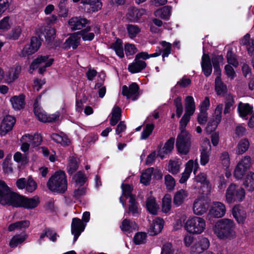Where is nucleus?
I'll list each match as a JSON object with an SVG mask.
<instances>
[{
    "label": "nucleus",
    "instance_id": "obj_1",
    "mask_svg": "<svg viewBox=\"0 0 254 254\" xmlns=\"http://www.w3.org/2000/svg\"><path fill=\"white\" fill-rule=\"evenodd\" d=\"M235 223L230 219L218 220L213 227L214 234L220 239H231L236 236Z\"/></svg>",
    "mask_w": 254,
    "mask_h": 254
},
{
    "label": "nucleus",
    "instance_id": "obj_2",
    "mask_svg": "<svg viewBox=\"0 0 254 254\" xmlns=\"http://www.w3.org/2000/svg\"><path fill=\"white\" fill-rule=\"evenodd\" d=\"M24 197L11 191L4 182L0 181V204L21 207Z\"/></svg>",
    "mask_w": 254,
    "mask_h": 254
},
{
    "label": "nucleus",
    "instance_id": "obj_3",
    "mask_svg": "<svg viewBox=\"0 0 254 254\" xmlns=\"http://www.w3.org/2000/svg\"><path fill=\"white\" fill-rule=\"evenodd\" d=\"M47 186L53 192L64 193L67 188V181L65 173L62 171L55 172L49 178Z\"/></svg>",
    "mask_w": 254,
    "mask_h": 254
},
{
    "label": "nucleus",
    "instance_id": "obj_4",
    "mask_svg": "<svg viewBox=\"0 0 254 254\" xmlns=\"http://www.w3.org/2000/svg\"><path fill=\"white\" fill-rule=\"evenodd\" d=\"M206 228L205 220L198 216L190 217L184 224L185 230L190 234L200 235Z\"/></svg>",
    "mask_w": 254,
    "mask_h": 254
},
{
    "label": "nucleus",
    "instance_id": "obj_5",
    "mask_svg": "<svg viewBox=\"0 0 254 254\" xmlns=\"http://www.w3.org/2000/svg\"><path fill=\"white\" fill-rule=\"evenodd\" d=\"M225 197L229 203L240 202L245 197V191L242 187L231 184L226 190Z\"/></svg>",
    "mask_w": 254,
    "mask_h": 254
},
{
    "label": "nucleus",
    "instance_id": "obj_6",
    "mask_svg": "<svg viewBox=\"0 0 254 254\" xmlns=\"http://www.w3.org/2000/svg\"><path fill=\"white\" fill-rule=\"evenodd\" d=\"M253 163L251 156L246 155L241 158L238 163L234 172V176L237 179H242L246 172L250 169Z\"/></svg>",
    "mask_w": 254,
    "mask_h": 254
},
{
    "label": "nucleus",
    "instance_id": "obj_7",
    "mask_svg": "<svg viewBox=\"0 0 254 254\" xmlns=\"http://www.w3.org/2000/svg\"><path fill=\"white\" fill-rule=\"evenodd\" d=\"M54 61L52 58H49L48 56H40L36 59L31 64L29 72L32 73L33 70L39 68V72L43 73L46 68L50 66Z\"/></svg>",
    "mask_w": 254,
    "mask_h": 254
},
{
    "label": "nucleus",
    "instance_id": "obj_8",
    "mask_svg": "<svg viewBox=\"0 0 254 254\" xmlns=\"http://www.w3.org/2000/svg\"><path fill=\"white\" fill-rule=\"evenodd\" d=\"M34 112L37 119L42 122H53L58 120L60 113L59 112L54 114L48 115L38 105L37 100L34 104Z\"/></svg>",
    "mask_w": 254,
    "mask_h": 254
},
{
    "label": "nucleus",
    "instance_id": "obj_9",
    "mask_svg": "<svg viewBox=\"0 0 254 254\" xmlns=\"http://www.w3.org/2000/svg\"><path fill=\"white\" fill-rule=\"evenodd\" d=\"M210 246L209 240L208 238L200 237L196 238L193 245L190 250V254H200L207 250Z\"/></svg>",
    "mask_w": 254,
    "mask_h": 254
},
{
    "label": "nucleus",
    "instance_id": "obj_10",
    "mask_svg": "<svg viewBox=\"0 0 254 254\" xmlns=\"http://www.w3.org/2000/svg\"><path fill=\"white\" fill-rule=\"evenodd\" d=\"M225 205L220 202H214L209 211L207 217L209 219L212 218H221L224 216L226 213Z\"/></svg>",
    "mask_w": 254,
    "mask_h": 254
},
{
    "label": "nucleus",
    "instance_id": "obj_11",
    "mask_svg": "<svg viewBox=\"0 0 254 254\" xmlns=\"http://www.w3.org/2000/svg\"><path fill=\"white\" fill-rule=\"evenodd\" d=\"M223 107V105L222 104H219L216 107L213 116V120L212 122H209L207 124L206 127L207 132L211 133L214 131L218 125L220 123Z\"/></svg>",
    "mask_w": 254,
    "mask_h": 254
},
{
    "label": "nucleus",
    "instance_id": "obj_12",
    "mask_svg": "<svg viewBox=\"0 0 254 254\" xmlns=\"http://www.w3.org/2000/svg\"><path fill=\"white\" fill-rule=\"evenodd\" d=\"M139 86L135 82L132 83L128 87L124 85L122 87V94L127 99L135 100L138 96Z\"/></svg>",
    "mask_w": 254,
    "mask_h": 254
},
{
    "label": "nucleus",
    "instance_id": "obj_13",
    "mask_svg": "<svg viewBox=\"0 0 254 254\" xmlns=\"http://www.w3.org/2000/svg\"><path fill=\"white\" fill-rule=\"evenodd\" d=\"M86 224L78 218H74L71 224V231L74 235L73 243L75 242L81 233L84 230Z\"/></svg>",
    "mask_w": 254,
    "mask_h": 254
},
{
    "label": "nucleus",
    "instance_id": "obj_14",
    "mask_svg": "<svg viewBox=\"0 0 254 254\" xmlns=\"http://www.w3.org/2000/svg\"><path fill=\"white\" fill-rule=\"evenodd\" d=\"M211 150V145L209 139L205 138L202 143L200 150V164L201 165L204 166L208 162Z\"/></svg>",
    "mask_w": 254,
    "mask_h": 254
},
{
    "label": "nucleus",
    "instance_id": "obj_15",
    "mask_svg": "<svg viewBox=\"0 0 254 254\" xmlns=\"http://www.w3.org/2000/svg\"><path fill=\"white\" fill-rule=\"evenodd\" d=\"M15 123V118L10 115L6 116L3 120L0 127V135L4 136L12 130Z\"/></svg>",
    "mask_w": 254,
    "mask_h": 254
},
{
    "label": "nucleus",
    "instance_id": "obj_16",
    "mask_svg": "<svg viewBox=\"0 0 254 254\" xmlns=\"http://www.w3.org/2000/svg\"><path fill=\"white\" fill-rule=\"evenodd\" d=\"M208 205L203 197H198L194 201L193 211L194 214L200 215L204 214L207 210Z\"/></svg>",
    "mask_w": 254,
    "mask_h": 254
},
{
    "label": "nucleus",
    "instance_id": "obj_17",
    "mask_svg": "<svg viewBox=\"0 0 254 254\" xmlns=\"http://www.w3.org/2000/svg\"><path fill=\"white\" fill-rule=\"evenodd\" d=\"M68 23L72 30H76L81 29L85 26L86 24L89 23V21L85 18L81 16H75L69 19Z\"/></svg>",
    "mask_w": 254,
    "mask_h": 254
},
{
    "label": "nucleus",
    "instance_id": "obj_18",
    "mask_svg": "<svg viewBox=\"0 0 254 254\" xmlns=\"http://www.w3.org/2000/svg\"><path fill=\"white\" fill-rule=\"evenodd\" d=\"M80 36L78 33H74L65 40L63 44V48L64 49H69L72 48L73 49H76L80 44Z\"/></svg>",
    "mask_w": 254,
    "mask_h": 254
},
{
    "label": "nucleus",
    "instance_id": "obj_19",
    "mask_svg": "<svg viewBox=\"0 0 254 254\" xmlns=\"http://www.w3.org/2000/svg\"><path fill=\"white\" fill-rule=\"evenodd\" d=\"M164 224V222L162 219L159 217L155 218L149 228L148 233L151 236L158 234L162 231Z\"/></svg>",
    "mask_w": 254,
    "mask_h": 254
},
{
    "label": "nucleus",
    "instance_id": "obj_20",
    "mask_svg": "<svg viewBox=\"0 0 254 254\" xmlns=\"http://www.w3.org/2000/svg\"><path fill=\"white\" fill-rule=\"evenodd\" d=\"M21 67L18 65H15L11 67L6 73L4 79L8 83L13 82L17 79L21 72Z\"/></svg>",
    "mask_w": 254,
    "mask_h": 254
},
{
    "label": "nucleus",
    "instance_id": "obj_21",
    "mask_svg": "<svg viewBox=\"0 0 254 254\" xmlns=\"http://www.w3.org/2000/svg\"><path fill=\"white\" fill-rule=\"evenodd\" d=\"M232 214L239 224L244 223L247 218V214L242 206L239 205L235 206L232 210Z\"/></svg>",
    "mask_w": 254,
    "mask_h": 254
},
{
    "label": "nucleus",
    "instance_id": "obj_22",
    "mask_svg": "<svg viewBox=\"0 0 254 254\" xmlns=\"http://www.w3.org/2000/svg\"><path fill=\"white\" fill-rule=\"evenodd\" d=\"M175 138H170L164 144L163 147H159L158 149V156L163 159L164 156L172 151L174 148Z\"/></svg>",
    "mask_w": 254,
    "mask_h": 254
},
{
    "label": "nucleus",
    "instance_id": "obj_23",
    "mask_svg": "<svg viewBox=\"0 0 254 254\" xmlns=\"http://www.w3.org/2000/svg\"><path fill=\"white\" fill-rule=\"evenodd\" d=\"M146 63L142 60H139L135 58L134 61L128 66V70L132 73H135L142 71L146 67Z\"/></svg>",
    "mask_w": 254,
    "mask_h": 254
},
{
    "label": "nucleus",
    "instance_id": "obj_24",
    "mask_svg": "<svg viewBox=\"0 0 254 254\" xmlns=\"http://www.w3.org/2000/svg\"><path fill=\"white\" fill-rule=\"evenodd\" d=\"M145 10L143 9H138L136 8H130L126 16L127 18L130 21H137L144 14Z\"/></svg>",
    "mask_w": 254,
    "mask_h": 254
},
{
    "label": "nucleus",
    "instance_id": "obj_25",
    "mask_svg": "<svg viewBox=\"0 0 254 254\" xmlns=\"http://www.w3.org/2000/svg\"><path fill=\"white\" fill-rule=\"evenodd\" d=\"M81 2L89 12L97 11L101 9L102 3L101 0H82Z\"/></svg>",
    "mask_w": 254,
    "mask_h": 254
},
{
    "label": "nucleus",
    "instance_id": "obj_26",
    "mask_svg": "<svg viewBox=\"0 0 254 254\" xmlns=\"http://www.w3.org/2000/svg\"><path fill=\"white\" fill-rule=\"evenodd\" d=\"M237 110L239 116L244 118L252 114L253 111V107L248 103L241 102L238 105Z\"/></svg>",
    "mask_w": 254,
    "mask_h": 254
},
{
    "label": "nucleus",
    "instance_id": "obj_27",
    "mask_svg": "<svg viewBox=\"0 0 254 254\" xmlns=\"http://www.w3.org/2000/svg\"><path fill=\"white\" fill-rule=\"evenodd\" d=\"M195 110V105L193 98L191 96L186 97L185 100L184 114L191 116Z\"/></svg>",
    "mask_w": 254,
    "mask_h": 254
},
{
    "label": "nucleus",
    "instance_id": "obj_28",
    "mask_svg": "<svg viewBox=\"0 0 254 254\" xmlns=\"http://www.w3.org/2000/svg\"><path fill=\"white\" fill-rule=\"evenodd\" d=\"M195 182L200 183L203 188H206V190H203V192L205 194H207L210 193L211 186L208 181L206 180V175L203 173L198 174L194 178Z\"/></svg>",
    "mask_w": 254,
    "mask_h": 254
},
{
    "label": "nucleus",
    "instance_id": "obj_29",
    "mask_svg": "<svg viewBox=\"0 0 254 254\" xmlns=\"http://www.w3.org/2000/svg\"><path fill=\"white\" fill-rule=\"evenodd\" d=\"M201 67L204 74L206 76H209L212 72V65L209 56L207 54H203L202 57Z\"/></svg>",
    "mask_w": 254,
    "mask_h": 254
},
{
    "label": "nucleus",
    "instance_id": "obj_30",
    "mask_svg": "<svg viewBox=\"0 0 254 254\" xmlns=\"http://www.w3.org/2000/svg\"><path fill=\"white\" fill-rule=\"evenodd\" d=\"M146 207L149 212L153 215H156L159 209V205L156 202L155 198L152 196L147 198Z\"/></svg>",
    "mask_w": 254,
    "mask_h": 254
},
{
    "label": "nucleus",
    "instance_id": "obj_31",
    "mask_svg": "<svg viewBox=\"0 0 254 254\" xmlns=\"http://www.w3.org/2000/svg\"><path fill=\"white\" fill-rule=\"evenodd\" d=\"M24 101L25 98L23 95L13 96L10 100L13 108L16 110H20L24 107Z\"/></svg>",
    "mask_w": 254,
    "mask_h": 254
},
{
    "label": "nucleus",
    "instance_id": "obj_32",
    "mask_svg": "<svg viewBox=\"0 0 254 254\" xmlns=\"http://www.w3.org/2000/svg\"><path fill=\"white\" fill-rule=\"evenodd\" d=\"M87 180L85 174L81 171H78L73 176L72 181L75 187H81L84 186Z\"/></svg>",
    "mask_w": 254,
    "mask_h": 254
},
{
    "label": "nucleus",
    "instance_id": "obj_33",
    "mask_svg": "<svg viewBox=\"0 0 254 254\" xmlns=\"http://www.w3.org/2000/svg\"><path fill=\"white\" fill-rule=\"evenodd\" d=\"M188 196V192L187 191L183 189L178 190L174 196V204L177 206L181 205Z\"/></svg>",
    "mask_w": 254,
    "mask_h": 254
},
{
    "label": "nucleus",
    "instance_id": "obj_34",
    "mask_svg": "<svg viewBox=\"0 0 254 254\" xmlns=\"http://www.w3.org/2000/svg\"><path fill=\"white\" fill-rule=\"evenodd\" d=\"M121 230L124 232L130 233L133 230H136L137 225L135 222L130 221L127 219H125L120 226Z\"/></svg>",
    "mask_w": 254,
    "mask_h": 254
},
{
    "label": "nucleus",
    "instance_id": "obj_35",
    "mask_svg": "<svg viewBox=\"0 0 254 254\" xmlns=\"http://www.w3.org/2000/svg\"><path fill=\"white\" fill-rule=\"evenodd\" d=\"M240 44L242 46H246L249 53L252 54L254 52V39L250 38V35L247 34L240 41Z\"/></svg>",
    "mask_w": 254,
    "mask_h": 254
},
{
    "label": "nucleus",
    "instance_id": "obj_36",
    "mask_svg": "<svg viewBox=\"0 0 254 254\" xmlns=\"http://www.w3.org/2000/svg\"><path fill=\"white\" fill-rule=\"evenodd\" d=\"M172 7L169 5L165 6L155 12V15L164 20H168L171 15Z\"/></svg>",
    "mask_w": 254,
    "mask_h": 254
},
{
    "label": "nucleus",
    "instance_id": "obj_37",
    "mask_svg": "<svg viewBox=\"0 0 254 254\" xmlns=\"http://www.w3.org/2000/svg\"><path fill=\"white\" fill-rule=\"evenodd\" d=\"M51 138L56 142L60 143L63 146H68L70 143L67 136L64 134L53 133L51 135Z\"/></svg>",
    "mask_w": 254,
    "mask_h": 254
},
{
    "label": "nucleus",
    "instance_id": "obj_38",
    "mask_svg": "<svg viewBox=\"0 0 254 254\" xmlns=\"http://www.w3.org/2000/svg\"><path fill=\"white\" fill-rule=\"evenodd\" d=\"M225 108L224 114L229 113L232 110L234 109L235 100L233 95L231 94H227L225 98Z\"/></svg>",
    "mask_w": 254,
    "mask_h": 254
},
{
    "label": "nucleus",
    "instance_id": "obj_39",
    "mask_svg": "<svg viewBox=\"0 0 254 254\" xmlns=\"http://www.w3.org/2000/svg\"><path fill=\"white\" fill-rule=\"evenodd\" d=\"M30 225V222L28 220L20 221L13 223L9 225V231H13L15 230H22L28 228Z\"/></svg>",
    "mask_w": 254,
    "mask_h": 254
},
{
    "label": "nucleus",
    "instance_id": "obj_40",
    "mask_svg": "<svg viewBox=\"0 0 254 254\" xmlns=\"http://www.w3.org/2000/svg\"><path fill=\"white\" fill-rule=\"evenodd\" d=\"M250 146V143L248 139H241L238 143L236 147V153L241 155L246 152Z\"/></svg>",
    "mask_w": 254,
    "mask_h": 254
},
{
    "label": "nucleus",
    "instance_id": "obj_41",
    "mask_svg": "<svg viewBox=\"0 0 254 254\" xmlns=\"http://www.w3.org/2000/svg\"><path fill=\"white\" fill-rule=\"evenodd\" d=\"M181 163L179 159L170 160L168 165V171L173 175L180 172Z\"/></svg>",
    "mask_w": 254,
    "mask_h": 254
},
{
    "label": "nucleus",
    "instance_id": "obj_42",
    "mask_svg": "<svg viewBox=\"0 0 254 254\" xmlns=\"http://www.w3.org/2000/svg\"><path fill=\"white\" fill-rule=\"evenodd\" d=\"M121 109L118 106H114L112 112V116L110 119V124L114 126L121 120Z\"/></svg>",
    "mask_w": 254,
    "mask_h": 254
},
{
    "label": "nucleus",
    "instance_id": "obj_43",
    "mask_svg": "<svg viewBox=\"0 0 254 254\" xmlns=\"http://www.w3.org/2000/svg\"><path fill=\"white\" fill-rule=\"evenodd\" d=\"M219 161L225 169L229 168L231 162L229 152L226 151L222 152L219 156Z\"/></svg>",
    "mask_w": 254,
    "mask_h": 254
},
{
    "label": "nucleus",
    "instance_id": "obj_44",
    "mask_svg": "<svg viewBox=\"0 0 254 254\" xmlns=\"http://www.w3.org/2000/svg\"><path fill=\"white\" fill-rule=\"evenodd\" d=\"M111 48L113 49L117 55L122 58L124 57L123 42L120 39H117L116 41L112 43Z\"/></svg>",
    "mask_w": 254,
    "mask_h": 254
},
{
    "label": "nucleus",
    "instance_id": "obj_45",
    "mask_svg": "<svg viewBox=\"0 0 254 254\" xmlns=\"http://www.w3.org/2000/svg\"><path fill=\"white\" fill-rule=\"evenodd\" d=\"M38 203L39 200L38 198H28L24 197L21 207L27 209H32L36 207Z\"/></svg>",
    "mask_w": 254,
    "mask_h": 254
},
{
    "label": "nucleus",
    "instance_id": "obj_46",
    "mask_svg": "<svg viewBox=\"0 0 254 254\" xmlns=\"http://www.w3.org/2000/svg\"><path fill=\"white\" fill-rule=\"evenodd\" d=\"M244 185L250 191L254 190V173L248 174L244 182Z\"/></svg>",
    "mask_w": 254,
    "mask_h": 254
},
{
    "label": "nucleus",
    "instance_id": "obj_47",
    "mask_svg": "<svg viewBox=\"0 0 254 254\" xmlns=\"http://www.w3.org/2000/svg\"><path fill=\"white\" fill-rule=\"evenodd\" d=\"M153 170V168H149L142 173L140 177L141 183L146 186L149 184L151 180Z\"/></svg>",
    "mask_w": 254,
    "mask_h": 254
},
{
    "label": "nucleus",
    "instance_id": "obj_48",
    "mask_svg": "<svg viewBox=\"0 0 254 254\" xmlns=\"http://www.w3.org/2000/svg\"><path fill=\"white\" fill-rule=\"evenodd\" d=\"M26 235H16L10 240L9 245L12 248H16L19 244L22 243L26 239Z\"/></svg>",
    "mask_w": 254,
    "mask_h": 254
},
{
    "label": "nucleus",
    "instance_id": "obj_49",
    "mask_svg": "<svg viewBox=\"0 0 254 254\" xmlns=\"http://www.w3.org/2000/svg\"><path fill=\"white\" fill-rule=\"evenodd\" d=\"M190 138L191 135L188 131H181L177 137L176 143H178L179 141L181 143L191 144Z\"/></svg>",
    "mask_w": 254,
    "mask_h": 254
},
{
    "label": "nucleus",
    "instance_id": "obj_50",
    "mask_svg": "<svg viewBox=\"0 0 254 254\" xmlns=\"http://www.w3.org/2000/svg\"><path fill=\"white\" fill-rule=\"evenodd\" d=\"M67 4V0H61L58 4V8L59 9V12L60 13L59 16L62 17H66L67 16L69 10L66 5Z\"/></svg>",
    "mask_w": 254,
    "mask_h": 254
},
{
    "label": "nucleus",
    "instance_id": "obj_51",
    "mask_svg": "<svg viewBox=\"0 0 254 254\" xmlns=\"http://www.w3.org/2000/svg\"><path fill=\"white\" fill-rule=\"evenodd\" d=\"M24 135H26L29 138V143L33 147L37 146L41 144L42 141V136L40 134L38 133H35L34 135L30 134H25Z\"/></svg>",
    "mask_w": 254,
    "mask_h": 254
},
{
    "label": "nucleus",
    "instance_id": "obj_52",
    "mask_svg": "<svg viewBox=\"0 0 254 254\" xmlns=\"http://www.w3.org/2000/svg\"><path fill=\"white\" fill-rule=\"evenodd\" d=\"M78 168L77 159L74 157H70L67 166V171L69 174H72Z\"/></svg>",
    "mask_w": 254,
    "mask_h": 254
},
{
    "label": "nucleus",
    "instance_id": "obj_53",
    "mask_svg": "<svg viewBox=\"0 0 254 254\" xmlns=\"http://www.w3.org/2000/svg\"><path fill=\"white\" fill-rule=\"evenodd\" d=\"M161 54V50L158 48V51L155 52L154 54H148L147 52H140L138 53L135 57L137 59L141 60V59L143 60H147L150 58L157 57L159 56Z\"/></svg>",
    "mask_w": 254,
    "mask_h": 254
},
{
    "label": "nucleus",
    "instance_id": "obj_54",
    "mask_svg": "<svg viewBox=\"0 0 254 254\" xmlns=\"http://www.w3.org/2000/svg\"><path fill=\"white\" fill-rule=\"evenodd\" d=\"M227 90L226 86L223 83L221 78L215 79V90L218 95H221L224 94Z\"/></svg>",
    "mask_w": 254,
    "mask_h": 254
},
{
    "label": "nucleus",
    "instance_id": "obj_55",
    "mask_svg": "<svg viewBox=\"0 0 254 254\" xmlns=\"http://www.w3.org/2000/svg\"><path fill=\"white\" fill-rule=\"evenodd\" d=\"M199 167L197 160L193 161L192 160H190L185 165V171L191 174L193 171L194 174H196V172Z\"/></svg>",
    "mask_w": 254,
    "mask_h": 254
},
{
    "label": "nucleus",
    "instance_id": "obj_56",
    "mask_svg": "<svg viewBox=\"0 0 254 254\" xmlns=\"http://www.w3.org/2000/svg\"><path fill=\"white\" fill-rule=\"evenodd\" d=\"M171 197L170 195L164 196L162 199V211L165 213L168 212L171 208Z\"/></svg>",
    "mask_w": 254,
    "mask_h": 254
},
{
    "label": "nucleus",
    "instance_id": "obj_57",
    "mask_svg": "<svg viewBox=\"0 0 254 254\" xmlns=\"http://www.w3.org/2000/svg\"><path fill=\"white\" fill-rule=\"evenodd\" d=\"M154 128V124H147L141 133L140 139L142 140L147 139L152 133Z\"/></svg>",
    "mask_w": 254,
    "mask_h": 254
},
{
    "label": "nucleus",
    "instance_id": "obj_58",
    "mask_svg": "<svg viewBox=\"0 0 254 254\" xmlns=\"http://www.w3.org/2000/svg\"><path fill=\"white\" fill-rule=\"evenodd\" d=\"M226 58L229 64H232L235 67L238 66L239 62L236 58V55L233 53L231 49L228 51Z\"/></svg>",
    "mask_w": 254,
    "mask_h": 254
},
{
    "label": "nucleus",
    "instance_id": "obj_59",
    "mask_svg": "<svg viewBox=\"0 0 254 254\" xmlns=\"http://www.w3.org/2000/svg\"><path fill=\"white\" fill-rule=\"evenodd\" d=\"M89 28H87L84 30H81L77 33L79 34V36L80 38L82 37L84 41H91L94 39V33L93 32H88Z\"/></svg>",
    "mask_w": 254,
    "mask_h": 254
},
{
    "label": "nucleus",
    "instance_id": "obj_60",
    "mask_svg": "<svg viewBox=\"0 0 254 254\" xmlns=\"http://www.w3.org/2000/svg\"><path fill=\"white\" fill-rule=\"evenodd\" d=\"M127 30L128 36L130 38L135 37L140 32L139 28L135 25L128 24L127 26Z\"/></svg>",
    "mask_w": 254,
    "mask_h": 254
},
{
    "label": "nucleus",
    "instance_id": "obj_61",
    "mask_svg": "<svg viewBox=\"0 0 254 254\" xmlns=\"http://www.w3.org/2000/svg\"><path fill=\"white\" fill-rule=\"evenodd\" d=\"M161 45L163 47L161 50V53H163L162 57L163 60L164 61L165 57H168L171 52V44L166 41H162L161 42Z\"/></svg>",
    "mask_w": 254,
    "mask_h": 254
},
{
    "label": "nucleus",
    "instance_id": "obj_62",
    "mask_svg": "<svg viewBox=\"0 0 254 254\" xmlns=\"http://www.w3.org/2000/svg\"><path fill=\"white\" fill-rule=\"evenodd\" d=\"M165 184L167 190H172L174 189L176 182L174 178L169 174L165 176Z\"/></svg>",
    "mask_w": 254,
    "mask_h": 254
},
{
    "label": "nucleus",
    "instance_id": "obj_63",
    "mask_svg": "<svg viewBox=\"0 0 254 254\" xmlns=\"http://www.w3.org/2000/svg\"><path fill=\"white\" fill-rule=\"evenodd\" d=\"M75 187L76 189L74 190L73 194V196L75 199H78L86 194V188L85 186Z\"/></svg>",
    "mask_w": 254,
    "mask_h": 254
},
{
    "label": "nucleus",
    "instance_id": "obj_64",
    "mask_svg": "<svg viewBox=\"0 0 254 254\" xmlns=\"http://www.w3.org/2000/svg\"><path fill=\"white\" fill-rule=\"evenodd\" d=\"M146 237L145 233L138 232L134 235L133 241L136 245H140L145 242Z\"/></svg>",
    "mask_w": 254,
    "mask_h": 254
}]
</instances>
